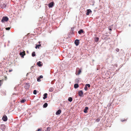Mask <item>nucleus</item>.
Segmentation results:
<instances>
[{
    "label": "nucleus",
    "mask_w": 131,
    "mask_h": 131,
    "mask_svg": "<svg viewBox=\"0 0 131 131\" xmlns=\"http://www.w3.org/2000/svg\"><path fill=\"white\" fill-rule=\"evenodd\" d=\"M10 29V27H8V28H6V30H9Z\"/></svg>",
    "instance_id": "473e14b6"
},
{
    "label": "nucleus",
    "mask_w": 131,
    "mask_h": 131,
    "mask_svg": "<svg viewBox=\"0 0 131 131\" xmlns=\"http://www.w3.org/2000/svg\"><path fill=\"white\" fill-rule=\"evenodd\" d=\"M5 128L6 126L4 124H2L0 126V129H1L3 131L5 130Z\"/></svg>",
    "instance_id": "f03ea898"
},
{
    "label": "nucleus",
    "mask_w": 131,
    "mask_h": 131,
    "mask_svg": "<svg viewBox=\"0 0 131 131\" xmlns=\"http://www.w3.org/2000/svg\"><path fill=\"white\" fill-rule=\"evenodd\" d=\"M7 117L6 115L4 116L2 118L3 120L4 121H6L7 120Z\"/></svg>",
    "instance_id": "423d86ee"
},
{
    "label": "nucleus",
    "mask_w": 131,
    "mask_h": 131,
    "mask_svg": "<svg viewBox=\"0 0 131 131\" xmlns=\"http://www.w3.org/2000/svg\"><path fill=\"white\" fill-rule=\"evenodd\" d=\"M83 32L84 31H83V30L82 29L80 30L78 32L79 34H81L82 33H83Z\"/></svg>",
    "instance_id": "2eb2a0df"
},
{
    "label": "nucleus",
    "mask_w": 131,
    "mask_h": 131,
    "mask_svg": "<svg viewBox=\"0 0 131 131\" xmlns=\"http://www.w3.org/2000/svg\"><path fill=\"white\" fill-rule=\"evenodd\" d=\"M37 93V91L36 90H34L33 91V93L35 94H36Z\"/></svg>",
    "instance_id": "c756f323"
},
{
    "label": "nucleus",
    "mask_w": 131,
    "mask_h": 131,
    "mask_svg": "<svg viewBox=\"0 0 131 131\" xmlns=\"http://www.w3.org/2000/svg\"><path fill=\"white\" fill-rule=\"evenodd\" d=\"M13 71V70L12 69H11V70H9V72H12Z\"/></svg>",
    "instance_id": "72a5a7b5"
},
{
    "label": "nucleus",
    "mask_w": 131,
    "mask_h": 131,
    "mask_svg": "<svg viewBox=\"0 0 131 131\" xmlns=\"http://www.w3.org/2000/svg\"><path fill=\"white\" fill-rule=\"evenodd\" d=\"M83 94V91L81 90L79 91L78 92V94L79 95V96H82Z\"/></svg>",
    "instance_id": "39448f33"
},
{
    "label": "nucleus",
    "mask_w": 131,
    "mask_h": 131,
    "mask_svg": "<svg viewBox=\"0 0 131 131\" xmlns=\"http://www.w3.org/2000/svg\"><path fill=\"white\" fill-rule=\"evenodd\" d=\"M74 87L75 88H77L79 87V85L77 84H75L74 85Z\"/></svg>",
    "instance_id": "a211bd4d"
},
{
    "label": "nucleus",
    "mask_w": 131,
    "mask_h": 131,
    "mask_svg": "<svg viewBox=\"0 0 131 131\" xmlns=\"http://www.w3.org/2000/svg\"><path fill=\"white\" fill-rule=\"evenodd\" d=\"M6 6V5L5 4H3L2 5H1V7L2 8H5Z\"/></svg>",
    "instance_id": "4be33fe9"
},
{
    "label": "nucleus",
    "mask_w": 131,
    "mask_h": 131,
    "mask_svg": "<svg viewBox=\"0 0 131 131\" xmlns=\"http://www.w3.org/2000/svg\"><path fill=\"white\" fill-rule=\"evenodd\" d=\"M50 127H48L47 129L45 131H50Z\"/></svg>",
    "instance_id": "a878e982"
},
{
    "label": "nucleus",
    "mask_w": 131,
    "mask_h": 131,
    "mask_svg": "<svg viewBox=\"0 0 131 131\" xmlns=\"http://www.w3.org/2000/svg\"><path fill=\"white\" fill-rule=\"evenodd\" d=\"M113 25H111L110 26H109L108 28V29L110 30H112V29L113 28Z\"/></svg>",
    "instance_id": "4468645a"
},
{
    "label": "nucleus",
    "mask_w": 131,
    "mask_h": 131,
    "mask_svg": "<svg viewBox=\"0 0 131 131\" xmlns=\"http://www.w3.org/2000/svg\"><path fill=\"white\" fill-rule=\"evenodd\" d=\"M37 130L38 131H41V129H38Z\"/></svg>",
    "instance_id": "f704fd0d"
},
{
    "label": "nucleus",
    "mask_w": 131,
    "mask_h": 131,
    "mask_svg": "<svg viewBox=\"0 0 131 131\" xmlns=\"http://www.w3.org/2000/svg\"><path fill=\"white\" fill-rule=\"evenodd\" d=\"M48 106V104L47 103H45L43 105V107H44L46 108Z\"/></svg>",
    "instance_id": "412c9836"
},
{
    "label": "nucleus",
    "mask_w": 131,
    "mask_h": 131,
    "mask_svg": "<svg viewBox=\"0 0 131 131\" xmlns=\"http://www.w3.org/2000/svg\"><path fill=\"white\" fill-rule=\"evenodd\" d=\"M76 46H78L79 43V41L78 40H76L74 42Z\"/></svg>",
    "instance_id": "6e6552de"
},
{
    "label": "nucleus",
    "mask_w": 131,
    "mask_h": 131,
    "mask_svg": "<svg viewBox=\"0 0 131 131\" xmlns=\"http://www.w3.org/2000/svg\"><path fill=\"white\" fill-rule=\"evenodd\" d=\"M48 94H47V93H45L44 94L43 96H44L43 97V98L44 99H45L46 98H47V95Z\"/></svg>",
    "instance_id": "dca6fc26"
},
{
    "label": "nucleus",
    "mask_w": 131,
    "mask_h": 131,
    "mask_svg": "<svg viewBox=\"0 0 131 131\" xmlns=\"http://www.w3.org/2000/svg\"><path fill=\"white\" fill-rule=\"evenodd\" d=\"M85 85L86 86H88V88H89L90 87V85L89 84H86Z\"/></svg>",
    "instance_id": "c85d7f7f"
},
{
    "label": "nucleus",
    "mask_w": 131,
    "mask_h": 131,
    "mask_svg": "<svg viewBox=\"0 0 131 131\" xmlns=\"http://www.w3.org/2000/svg\"><path fill=\"white\" fill-rule=\"evenodd\" d=\"M19 55L22 57H24V56L25 55V51H23L22 52L20 51Z\"/></svg>",
    "instance_id": "7ed1b4c3"
},
{
    "label": "nucleus",
    "mask_w": 131,
    "mask_h": 131,
    "mask_svg": "<svg viewBox=\"0 0 131 131\" xmlns=\"http://www.w3.org/2000/svg\"><path fill=\"white\" fill-rule=\"evenodd\" d=\"M35 53V52H33L32 53V57H34L36 56Z\"/></svg>",
    "instance_id": "b1692460"
},
{
    "label": "nucleus",
    "mask_w": 131,
    "mask_h": 131,
    "mask_svg": "<svg viewBox=\"0 0 131 131\" xmlns=\"http://www.w3.org/2000/svg\"><path fill=\"white\" fill-rule=\"evenodd\" d=\"M91 12H92V11L90 9H88L87 10V12L86 14L87 15H89L90 13Z\"/></svg>",
    "instance_id": "9d476101"
},
{
    "label": "nucleus",
    "mask_w": 131,
    "mask_h": 131,
    "mask_svg": "<svg viewBox=\"0 0 131 131\" xmlns=\"http://www.w3.org/2000/svg\"><path fill=\"white\" fill-rule=\"evenodd\" d=\"M71 30L72 31L73 30V28H71Z\"/></svg>",
    "instance_id": "c9c22d12"
},
{
    "label": "nucleus",
    "mask_w": 131,
    "mask_h": 131,
    "mask_svg": "<svg viewBox=\"0 0 131 131\" xmlns=\"http://www.w3.org/2000/svg\"><path fill=\"white\" fill-rule=\"evenodd\" d=\"M53 90V88H49V91L50 92H52Z\"/></svg>",
    "instance_id": "6ab92c4d"
},
{
    "label": "nucleus",
    "mask_w": 131,
    "mask_h": 131,
    "mask_svg": "<svg viewBox=\"0 0 131 131\" xmlns=\"http://www.w3.org/2000/svg\"><path fill=\"white\" fill-rule=\"evenodd\" d=\"M88 109V107H86L85 108V109L84 110V113H87V111Z\"/></svg>",
    "instance_id": "f3484780"
},
{
    "label": "nucleus",
    "mask_w": 131,
    "mask_h": 131,
    "mask_svg": "<svg viewBox=\"0 0 131 131\" xmlns=\"http://www.w3.org/2000/svg\"><path fill=\"white\" fill-rule=\"evenodd\" d=\"M26 101V100L25 99H23L21 101V103H23L25 102Z\"/></svg>",
    "instance_id": "bb28decb"
},
{
    "label": "nucleus",
    "mask_w": 131,
    "mask_h": 131,
    "mask_svg": "<svg viewBox=\"0 0 131 131\" xmlns=\"http://www.w3.org/2000/svg\"><path fill=\"white\" fill-rule=\"evenodd\" d=\"M41 63L42 62L40 61H39V62L37 63V65H38V66L39 67H41L42 65V64Z\"/></svg>",
    "instance_id": "9b49d317"
},
{
    "label": "nucleus",
    "mask_w": 131,
    "mask_h": 131,
    "mask_svg": "<svg viewBox=\"0 0 131 131\" xmlns=\"http://www.w3.org/2000/svg\"><path fill=\"white\" fill-rule=\"evenodd\" d=\"M41 46V45L40 44L36 45L35 47V48L36 49H37V48H38V49H39V47L40 46Z\"/></svg>",
    "instance_id": "5701e85b"
},
{
    "label": "nucleus",
    "mask_w": 131,
    "mask_h": 131,
    "mask_svg": "<svg viewBox=\"0 0 131 131\" xmlns=\"http://www.w3.org/2000/svg\"><path fill=\"white\" fill-rule=\"evenodd\" d=\"M43 77V76L42 75H40V76L37 79V81L38 82H40V81L41 80L40 79L41 78H42Z\"/></svg>",
    "instance_id": "f8f14e48"
},
{
    "label": "nucleus",
    "mask_w": 131,
    "mask_h": 131,
    "mask_svg": "<svg viewBox=\"0 0 131 131\" xmlns=\"http://www.w3.org/2000/svg\"><path fill=\"white\" fill-rule=\"evenodd\" d=\"M69 101L71 102L72 100V98L71 97H69L68 99Z\"/></svg>",
    "instance_id": "aec40b11"
},
{
    "label": "nucleus",
    "mask_w": 131,
    "mask_h": 131,
    "mask_svg": "<svg viewBox=\"0 0 131 131\" xmlns=\"http://www.w3.org/2000/svg\"><path fill=\"white\" fill-rule=\"evenodd\" d=\"M54 5L53 2H51L48 5L49 7H52Z\"/></svg>",
    "instance_id": "0eeeda50"
},
{
    "label": "nucleus",
    "mask_w": 131,
    "mask_h": 131,
    "mask_svg": "<svg viewBox=\"0 0 131 131\" xmlns=\"http://www.w3.org/2000/svg\"><path fill=\"white\" fill-rule=\"evenodd\" d=\"M61 110L59 109L56 112V114L57 115H58L60 114L61 113Z\"/></svg>",
    "instance_id": "1a4fd4ad"
},
{
    "label": "nucleus",
    "mask_w": 131,
    "mask_h": 131,
    "mask_svg": "<svg viewBox=\"0 0 131 131\" xmlns=\"http://www.w3.org/2000/svg\"><path fill=\"white\" fill-rule=\"evenodd\" d=\"M99 40V38H98V37H96L95 38V41H98Z\"/></svg>",
    "instance_id": "cd10ccee"
},
{
    "label": "nucleus",
    "mask_w": 131,
    "mask_h": 131,
    "mask_svg": "<svg viewBox=\"0 0 131 131\" xmlns=\"http://www.w3.org/2000/svg\"><path fill=\"white\" fill-rule=\"evenodd\" d=\"M100 118H98L97 119H96V121L97 122H99L100 121Z\"/></svg>",
    "instance_id": "2f4dec72"
},
{
    "label": "nucleus",
    "mask_w": 131,
    "mask_h": 131,
    "mask_svg": "<svg viewBox=\"0 0 131 131\" xmlns=\"http://www.w3.org/2000/svg\"><path fill=\"white\" fill-rule=\"evenodd\" d=\"M33 67H31V69L32 68H33Z\"/></svg>",
    "instance_id": "4c0bfd02"
},
{
    "label": "nucleus",
    "mask_w": 131,
    "mask_h": 131,
    "mask_svg": "<svg viewBox=\"0 0 131 131\" xmlns=\"http://www.w3.org/2000/svg\"><path fill=\"white\" fill-rule=\"evenodd\" d=\"M39 42V43H40V41H39V42Z\"/></svg>",
    "instance_id": "58836bf2"
},
{
    "label": "nucleus",
    "mask_w": 131,
    "mask_h": 131,
    "mask_svg": "<svg viewBox=\"0 0 131 131\" xmlns=\"http://www.w3.org/2000/svg\"><path fill=\"white\" fill-rule=\"evenodd\" d=\"M78 69H79V70L77 71V73L76 74L77 75H79L81 72V70L79 69V68H78Z\"/></svg>",
    "instance_id": "ddd939ff"
},
{
    "label": "nucleus",
    "mask_w": 131,
    "mask_h": 131,
    "mask_svg": "<svg viewBox=\"0 0 131 131\" xmlns=\"http://www.w3.org/2000/svg\"><path fill=\"white\" fill-rule=\"evenodd\" d=\"M30 85L29 83H26L25 86V88L26 89H28L29 88Z\"/></svg>",
    "instance_id": "20e7f679"
},
{
    "label": "nucleus",
    "mask_w": 131,
    "mask_h": 131,
    "mask_svg": "<svg viewBox=\"0 0 131 131\" xmlns=\"http://www.w3.org/2000/svg\"><path fill=\"white\" fill-rule=\"evenodd\" d=\"M1 80H0V86L1 85Z\"/></svg>",
    "instance_id": "e433bc0d"
},
{
    "label": "nucleus",
    "mask_w": 131,
    "mask_h": 131,
    "mask_svg": "<svg viewBox=\"0 0 131 131\" xmlns=\"http://www.w3.org/2000/svg\"><path fill=\"white\" fill-rule=\"evenodd\" d=\"M84 89L85 90L87 91L88 90V88L87 87V86L85 85V86L84 87Z\"/></svg>",
    "instance_id": "7c9ffc66"
},
{
    "label": "nucleus",
    "mask_w": 131,
    "mask_h": 131,
    "mask_svg": "<svg viewBox=\"0 0 131 131\" xmlns=\"http://www.w3.org/2000/svg\"><path fill=\"white\" fill-rule=\"evenodd\" d=\"M83 131H89V130L87 128H84L83 129Z\"/></svg>",
    "instance_id": "393cba45"
},
{
    "label": "nucleus",
    "mask_w": 131,
    "mask_h": 131,
    "mask_svg": "<svg viewBox=\"0 0 131 131\" xmlns=\"http://www.w3.org/2000/svg\"><path fill=\"white\" fill-rule=\"evenodd\" d=\"M8 20V18L7 17H3L2 18L1 21L2 22H4V21H7Z\"/></svg>",
    "instance_id": "f257e3e1"
}]
</instances>
